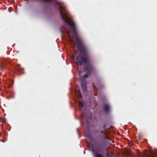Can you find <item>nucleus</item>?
<instances>
[{
	"label": "nucleus",
	"instance_id": "obj_1",
	"mask_svg": "<svg viewBox=\"0 0 157 157\" xmlns=\"http://www.w3.org/2000/svg\"><path fill=\"white\" fill-rule=\"evenodd\" d=\"M66 33L68 37H70L71 33H72L73 37L76 40L77 42V49L78 51L82 55H78L76 57V59L77 60L78 63L80 65H82L83 63H87L88 61V53L89 52V49L87 46L79 38L78 34L76 32V30H66Z\"/></svg>",
	"mask_w": 157,
	"mask_h": 157
},
{
	"label": "nucleus",
	"instance_id": "obj_2",
	"mask_svg": "<svg viewBox=\"0 0 157 157\" xmlns=\"http://www.w3.org/2000/svg\"><path fill=\"white\" fill-rule=\"evenodd\" d=\"M89 53H88V61L87 62V63H83V64H82V65H80V64L78 63L77 62V60L76 59V63L77 64H79L80 66H82V65L84 63H86V64H87V65L86 66V67H85V71L87 72V73L88 74H90V73H91V72L94 70V68L93 67V66L92 65L90 64V63H89Z\"/></svg>",
	"mask_w": 157,
	"mask_h": 157
},
{
	"label": "nucleus",
	"instance_id": "obj_3",
	"mask_svg": "<svg viewBox=\"0 0 157 157\" xmlns=\"http://www.w3.org/2000/svg\"><path fill=\"white\" fill-rule=\"evenodd\" d=\"M81 85L82 89L84 91H86V80L82 79L81 82Z\"/></svg>",
	"mask_w": 157,
	"mask_h": 157
},
{
	"label": "nucleus",
	"instance_id": "obj_4",
	"mask_svg": "<svg viewBox=\"0 0 157 157\" xmlns=\"http://www.w3.org/2000/svg\"><path fill=\"white\" fill-rule=\"evenodd\" d=\"M103 109L106 113H108L110 110V106L107 104H105L103 106Z\"/></svg>",
	"mask_w": 157,
	"mask_h": 157
},
{
	"label": "nucleus",
	"instance_id": "obj_5",
	"mask_svg": "<svg viewBox=\"0 0 157 157\" xmlns=\"http://www.w3.org/2000/svg\"><path fill=\"white\" fill-rule=\"evenodd\" d=\"M92 151L94 157H103L101 155L98 154L97 152L94 149H92Z\"/></svg>",
	"mask_w": 157,
	"mask_h": 157
},
{
	"label": "nucleus",
	"instance_id": "obj_6",
	"mask_svg": "<svg viewBox=\"0 0 157 157\" xmlns=\"http://www.w3.org/2000/svg\"><path fill=\"white\" fill-rule=\"evenodd\" d=\"M16 70L19 74H21L24 73V70L22 68H17Z\"/></svg>",
	"mask_w": 157,
	"mask_h": 157
},
{
	"label": "nucleus",
	"instance_id": "obj_7",
	"mask_svg": "<svg viewBox=\"0 0 157 157\" xmlns=\"http://www.w3.org/2000/svg\"><path fill=\"white\" fill-rule=\"evenodd\" d=\"M105 125H104V127H103V129H104V130H102L101 131V133L102 134H103V135H102V136L103 137L104 139V138H105L104 136V134H105V131H104V130L105 129Z\"/></svg>",
	"mask_w": 157,
	"mask_h": 157
},
{
	"label": "nucleus",
	"instance_id": "obj_8",
	"mask_svg": "<svg viewBox=\"0 0 157 157\" xmlns=\"http://www.w3.org/2000/svg\"><path fill=\"white\" fill-rule=\"evenodd\" d=\"M79 105L80 107H83L84 106V103L82 101H80L79 102Z\"/></svg>",
	"mask_w": 157,
	"mask_h": 157
},
{
	"label": "nucleus",
	"instance_id": "obj_9",
	"mask_svg": "<svg viewBox=\"0 0 157 157\" xmlns=\"http://www.w3.org/2000/svg\"><path fill=\"white\" fill-rule=\"evenodd\" d=\"M98 151L99 153H102V149L101 148H99L98 149Z\"/></svg>",
	"mask_w": 157,
	"mask_h": 157
},
{
	"label": "nucleus",
	"instance_id": "obj_10",
	"mask_svg": "<svg viewBox=\"0 0 157 157\" xmlns=\"http://www.w3.org/2000/svg\"><path fill=\"white\" fill-rule=\"evenodd\" d=\"M88 77V74H86L83 75V78H87Z\"/></svg>",
	"mask_w": 157,
	"mask_h": 157
},
{
	"label": "nucleus",
	"instance_id": "obj_11",
	"mask_svg": "<svg viewBox=\"0 0 157 157\" xmlns=\"http://www.w3.org/2000/svg\"><path fill=\"white\" fill-rule=\"evenodd\" d=\"M105 155L106 157H108V155L106 152V151H105Z\"/></svg>",
	"mask_w": 157,
	"mask_h": 157
},
{
	"label": "nucleus",
	"instance_id": "obj_12",
	"mask_svg": "<svg viewBox=\"0 0 157 157\" xmlns=\"http://www.w3.org/2000/svg\"><path fill=\"white\" fill-rule=\"evenodd\" d=\"M153 157H157V154H155V155L153 156Z\"/></svg>",
	"mask_w": 157,
	"mask_h": 157
},
{
	"label": "nucleus",
	"instance_id": "obj_13",
	"mask_svg": "<svg viewBox=\"0 0 157 157\" xmlns=\"http://www.w3.org/2000/svg\"><path fill=\"white\" fill-rule=\"evenodd\" d=\"M60 32L61 33L63 34V30H60Z\"/></svg>",
	"mask_w": 157,
	"mask_h": 157
},
{
	"label": "nucleus",
	"instance_id": "obj_14",
	"mask_svg": "<svg viewBox=\"0 0 157 157\" xmlns=\"http://www.w3.org/2000/svg\"><path fill=\"white\" fill-rule=\"evenodd\" d=\"M87 137L88 138H91V137L90 136H87Z\"/></svg>",
	"mask_w": 157,
	"mask_h": 157
},
{
	"label": "nucleus",
	"instance_id": "obj_15",
	"mask_svg": "<svg viewBox=\"0 0 157 157\" xmlns=\"http://www.w3.org/2000/svg\"><path fill=\"white\" fill-rule=\"evenodd\" d=\"M78 94H79L80 95H81V94L80 93V91H79V90H78Z\"/></svg>",
	"mask_w": 157,
	"mask_h": 157
},
{
	"label": "nucleus",
	"instance_id": "obj_16",
	"mask_svg": "<svg viewBox=\"0 0 157 157\" xmlns=\"http://www.w3.org/2000/svg\"><path fill=\"white\" fill-rule=\"evenodd\" d=\"M0 69L2 70V67L0 65Z\"/></svg>",
	"mask_w": 157,
	"mask_h": 157
},
{
	"label": "nucleus",
	"instance_id": "obj_17",
	"mask_svg": "<svg viewBox=\"0 0 157 157\" xmlns=\"http://www.w3.org/2000/svg\"><path fill=\"white\" fill-rule=\"evenodd\" d=\"M91 118H92V117H91V116L90 117V119H91Z\"/></svg>",
	"mask_w": 157,
	"mask_h": 157
},
{
	"label": "nucleus",
	"instance_id": "obj_18",
	"mask_svg": "<svg viewBox=\"0 0 157 157\" xmlns=\"http://www.w3.org/2000/svg\"><path fill=\"white\" fill-rule=\"evenodd\" d=\"M110 157H111L112 156V155H110Z\"/></svg>",
	"mask_w": 157,
	"mask_h": 157
}]
</instances>
